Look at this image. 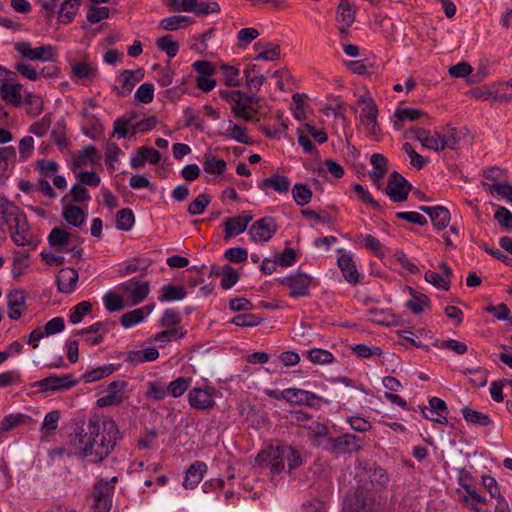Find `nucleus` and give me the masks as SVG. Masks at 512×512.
Segmentation results:
<instances>
[{
  "instance_id": "f257e3e1",
  "label": "nucleus",
  "mask_w": 512,
  "mask_h": 512,
  "mask_svg": "<svg viewBox=\"0 0 512 512\" xmlns=\"http://www.w3.org/2000/svg\"><path fill=\"white\" fill-rule=\"evenodd\" d=\"M120 438L116 422L104 418L100 422L89 420L86 429L75 433L72 443L82 458H87L91 463H99L108 457Z\"/></svg>"
},
{
  "instance_id": "f03ea898",
  "label": "nucleus",
  "mask_w": 512,
  "mask_h": 512,
  "mask_svg": "<svg viewBox=\"0 0 512 512\" xmlns=\"http://www.w3.org/2000/svg\"><path fill=\"white\" fill-rule=\"evenodd\" d=\"M359 485L352 495H348L344 501L346 512H378L380 503L376 499L374 488L382 486L387 481L384 469L370 467L357 473Z\"/></svg>"
},
{
  "instance_id": "7ed1b4c3",
  "label": "nucleus",
  "mask_w": 512,
  "mask_h": 512,
  "mask_svg": "<svg viewBox=\"0 0 512 512\" xmlns=\"http://www.w3.org/2000/svg\"><path fill=\"white\" fill-rule=\"evenodd\" d=\"M256 462L269 466L272 473H280L286 466L288 471H292L303 463L299 451L289 445L270 446L262 450L258 453Z\"/></svg>"
},
{
  "instance_id": "20e7f679",
  "label": "nucleus",
  "mask_w": 512,
  "mask_h": 512,
  "mask_svg": "<svg viewBox=\"0 0 512 512\" xmlns=\"http://www.w3.org/2000/svg\"><path fill=\"white\" fill-rule=\"evenodd\" d=\"M357 104L361 107L358 117V129L370 140L380 141L383 132L378 123V108L374 99L366 93L359 96Z\"/></svg>"
},
{
  "instance_id": "39448f33",
  "label": "nucleus",
  "mask_w": 512,
  "mask_h": 512,
  "mask_svg": "<svg viewBox=\"0 0 512 512\" xmlns=\"http://www.w3.org/2000/svg\"><path fill=\"white\" fill-rule=\"evenodd\" d=\"M232 97L231 111L234 116L247 122L253 120L260 108L261 99L257 96L246 95L240 90H234Z\"/></svg>"
},
{
  "instance_id": "423d86ee",
  "label": "nucleus",
  "mask_w": 512,
  "mask_h": 512,
  "mask_svg": "<svg viewBox=\"0 0 512 512\" xmlns=\"http://www.w3.org/2000/svg\"><path fill=\"white\" fill-rule=\"evenodd\" d=\"M10 229V238L17 246L27 247L29 250H35L37 241L32 236L27 217L23 211L12 219V224L7 225Z\"/></svg>"
},
{
  "instance_id": "0eeeda50",
  "label": "nucleus",
  "mask_w": 512,
  "mask_h": 512,
  "mask_svg": "<svg viewBox=\"0 0 512 512\" xmlns=\"http://www.w3.org/2000/svg\"><path fill=\"white\" fill-rule=\"evenodd\" d=\"M278 282L290 290L289 295L293 298L309 295V289L314 285L312 276L299 271L279 278Z\"/></svg>"
},
{
  "instance_id": "6e6552de",
  "label": "nucleus",
  "mask_w": 512,
  "mask_h": 512,
  "mask_svg": "<svg viewBox=\"0 0 512 512\" xmlns=\"http://www.w3.org/2000/svg\"><path fill=\"white\" fill-rule=\"evenodd\" d=\"M117 477L110 481H99L93 490L92 512H109L112 505V495Z\"/></svg>"
},
{
  "instance_id": "1a4fd4ad",
  "label": "nucleus",
  "mask_w": 512,
  "mask_h": 512,
  "mask_svg": "<svg viewBox=\"0 0 512 512\" xmlns=\"http://www.w3.org/2000/svg\"><path fill=\"white\" fill-rule=\"evenodd\" d=\"M216 394L214 386L194 387L188 393V403L194 409L207 411L216 405Z\"/></svg>"
},
{
  "instance_id": "9d476101",
  "label": "nucleus",
  "mask_w": 512,
  "mask_h": 512,
  "mask_svg": "<svg viewBox=\"0 0 512 512\" xmlns=\"http://www.w3.org/2000/svg\"><path fill=\"white\" fill-rule=\"evenodd\" d=\"M15 50L24 58L31 61H53L57 57V52L52 45H43L39 47H31V44L26 41L18 42L15 44Z\"/></svg>"
},
{
  "instance_id": "9b49d317",
  "label": "nucleus",
  "mask_w": 512,
  "mask_h": 512,
  "mask_svg": "<svg viewBox=\"0 0 512 512\" xmlns=\"http://www.w3.org/2000/svg\"><path fill=\"white\" fill-rule=\"evenodd\" d=\"M361 449V440L354 434H343L339 437H330L325 445L326 451L336 454L356 453Z\"/></svg>"
},
{
  "instance_id": "f8f14e48",
  "label": "nucleus",
  "mask_w": 512,
  "mask_h": 512,
  "mask_svg": "<svg viewBox=\"0 0 512 512\" xmlns=\"http://www.w3.org/2000/svg\"><path fill=\"white\" fill-rule=\"evenodd\" d=\"M76 385V381L74 380L71 374L65 375H50L45 377L39 381L34 382L31 386L33 388H38L40 392H55V391H65L69 390Z\"/></svg>"
},
{
  "instance_id": "ddd939ff",
  "label": "nucleus",
  "mask_w": 512,
  "mask_h": 512,
  "mask_svg": "<svg viewBox=\"0 0 512 512\" xmlns=\"http://www.w3.org/2000/svg\"><path fill=\"white\" fill-rule=\"evenodd\" d=\"M410 189L411 185L408 181L398 172L394 171L388 179L385 193L393 202H403L408 198Z\"/></svg>"
},
{
  "instance_id": "4468645a",
  "label": "nucleus",
  "mask_w": 512,
  "mask_h": 512,
  "mask_svg": "<svg viewBox=\"0 0 512 512\" xmlns=\"http://www.w3.org/2000/svg\"><path fill=\"white\" fill-rule=\"evenodd\" d=\"M277 231V224L272 217H264L255 221L249 228L251 240L255 243L269 241Z\"/></svg>"
},
{
  "instance_id": "2eb2a0df",
  "label": "nucleus",
  "mask_w": 512,
  "mask_h": 512,
  "mask_svg": "<svg viewBox=\"0 0 512 512\" xmlns=\"http://www.w3.org/2000/svg\"><path fill=\"white\" fill-rule=\"evenodd\" d=\"M273 397L283 399L291 404L306 405L310 407L315 406L321 399L315 393L299 388L284 389L280 393V396L273 395Z\"/></svg>"
},
{
  "instance_id": "dca6fc26",
  "label": "nucleus",
  "mask_w": 512,
  "mask_h": 512,
  "mask_svg": "<svg viewBox=\"0 0 512 512\" xmlns=\"http://www.w3.org/2000/svg\"><path fill=\"white\" fill-rule=\"evenodd\" d=\"M15 76H7L0 83V97L7 104L19 107L22 103V85L15 81Z\"/></svg>"
},
{
  "instance_id": "f3484780",
  "label": "nucleus",
  "mask_w": 512,
  "mask_h": 512,
  "mask_svg": "<svg viewBox=\"0 0 512 512\" xmlns=\"http://www.w3.org/2000/svg\"><path fill=\"white\" fill-rule=\"evenodd\" d=\"M120 290L131 305H137L147 298L150 286L148 282H138L135 279H131L123 283L120 286Z\"/></svg>"
},
{
  "instance_id": "a211bd4d",
  "label": "nucleus",
  "mask_w": 512,
  "mask_h": 512,
  "mask_svg": "<svg viewBox=\"0 0 512 512\" xmlns=\"http://www.w3.org/2000/svg\"><path fill=\"white\" fill-rule=\"evenodd\" d=\"M126 387L127 382L123 380L112 381L107 387V393L97 400V406L103 408L121 404Z\"/></svg>"
},
{
  "instance_id": "6ab92c4d",
  "label": "nucleus",
  "mask_w": 512,
  "mask_h": 512,
  "mask_svg": "<svg viewBox=\"0 0 512 512\" xmlns=\"http://www.w3.org/2000/svg\"><path fill=\"white\" fill-rule=\"evenodd\" d=\"M144 73L141 69L124 70L116 79V90L121 96L129 95L135 85L142 80Z\"/></svg>"
},
{
  "instance_id": "aec40b11",
  "label": "nucleus",
  "mask_w": 512,
  "mask_h": 512,
  "mask_svg": "<svg viewBox=\"0 0 512 512\" xmlns=\"http://www.w3.org/2000/svg\"><path fill=\"white\" fill-rule=\"evenodd\" d=\"M409 137L418 140L422 146L427 149L436 152L443 150L441 133L431 134L429 130L423 128H413L409 131Z\"/></svg>"
},
{
  "instance_id": "412c9836",
  "label": "nucleus",
  "mask_w": 512,
  "mask_h": 512,
  "mask_svg": "<svg viewBox=\"0 0 512 512\" xmlns=\"http://www.w3.org/2000/svg\"><path fill=\"white\" fill-rule=\"evenodd\" d=\"M99 160L100 155L96 147L93 145H86L73 156L71 169L73 173H76L77 170L87 166L88 164H98Z\"/></svg>"
},
{
  "instance_id": "4be33fe9",
  "label": "nucleus",
  "mask_w": 512,
  "mask_h": 512,
  "mask_svg": "<svg viewBox=\"0 0 512 512\" xmlns=\"http://www.w3.org/2000/svg\"><path fill=\"white\" fill-rule=\"evenodd\" d=\"M78 279L79 274L76 269L71 267L62 268L56 276L58 290L65 294L72 293L76 288Z\"/></svg>"
},
{
  "instance_id": "5701e85b",
  "label": "nucleus",
  "mask_w": 512,
  "mask_h": 512,
  "mask_svg": "<svg viewBox=\"0 0 512 512\" xmlns=\"http://www.w3.org/2000/svg\"><path fill=\"white\" fill-rule=\"evenodd\" d=\"M208 466L201 461H195L186 471L183 487L185 489H194L202 481L204 474L207 472Z\"/></svg>"
},
{
  "instance_id": "b1692460",
  "label": "nucleus",
  "mask_w": 512,
  "mask_h": 512,
  "mask_svg": "<svg viewBox=\"0 0 512 512\" xmlns=\"http://www.w3.org/2000/svg\"><path fill=\"white\" fill-rule=\"evenodd\" d=\"M26 295L23 290L16 289L7 296L8 316L12 320H18L25 309Z\"/></svg>"
},
{
  "instance_id": "393cba45",
  "label": "nucleus",
  "mask_w": 512,
  "mask_h": 512,
  "mask_svg": "<svg viewBox=\"0 0 512 512\" xmlns=\"http://www.w3.org/2000/svg\"><path fill=\"white\" fill-rule=\"evenodd\" d=\"M155 304L150 303L140 308L131 310L121 316L120 322L125 329L134 327L141 323L154 310Z\"/></svg>"
},
{
  "instance_id": "a878e982",
  "label": "nucleus",
  "mask_w": 512,
  "mask_h": 512,
  "mask_svg": "<svg viewBox=\"0 0 512 512\" xmlns=\"http://www.w3.org/2000/svg\"><path fill=\"white\" fill-rule=\"evenodd\" d=\"M338 267L340 268L344 279L353 285L359 282L360 275L356 268L352 255L349 253H341L337 260Z\"/></svg>"
},
{
  "instance_id": "bb28decb",
  "label": "nucleus",
  "mask_w": 512,
  "mask_h": 512,
  "mask_svg": "<svg viewBox=\"0 0 512 512\" xmlns=\"http://www.w3.org/2000/svg\"><path fill=\"white\" fill-rule=\"evenodd\" d=\"M420 210L428 214L437 230L445 229L450 221V212L443 206H421Z\"/></svg>"
},
{
  "instance_id": "cd10ccee",
  "label": "nucleus",
  "mask_w": 512,
  "mask_h": 512,
  "mask_svg": "<svg viewBox=\"0 0 512 512\" xmlns=\"http://www.w3.org/2000/svg\"><path fill=\"white\" fill-rule=\"evenodd\" d=\"M251 221V215L226 218L224 221L225 239H231L243 233Z\"/></svg>"
},
{
  "instance_id": "c85d7f7f",
  "label": "nucleus",
  "mask_w": 512,
  "mask_h": 512,
  "mask_svg": "<svg viewBox=\"0 0 512 512\" xmlns=\"http://www.w3.org/2000/svg\"><path fill=\"white\" fill-rule=\"evenodd\" d=\"M372 171L369 172V178L377 188L381 187V181L387 173L388 160L382 154H372L370 158Z\"/></svg>"
},
{
  "instance_id": "c756f323",
  "label": "nucleus",
  "mask_w": 512,
  "mask_h": 512,
  "mask_svg": "<svg viewBox=\"0 0 512 512\" xmlns=\"http://www.w3.org/2000/svg\"><path fill=\"white\" fill-rule=\"evenodd\" d=\"M83 0H61L58 9V22L63 25L70 24L78 14Z\"/></svg>"
},
{
  "instance_id": "7c9ffc66",
  "label": "nucleus",
  "mask_w": 512,
  "mask_h": 512,
  "mask_svg": "<svg viewBox=\"0 0 512 512\" xmlns=\"http://www.w3.org/2000/svg\"><path fill=\"white\" fill-rule=\"evenodd\" d=\"M304 428L308 431L309 438L313 443L325 449V445L331 437L329 436L328 427L319 421H311L307 425H304Z\"/></svg>"
},
{
  "instance_id": "2f4dec72",
  "label": "nucleus",
  "mask_w": 512,
  "mask_h": 512,
  "mask_svg": "<svg viewBox=\"0 0 512 512\" xmlns=\"http://www.w3.org/2000/svg\"><path fill=\"white\" fill-rule=\"evenodd\" d=\"M244 76L246 80V86L250 92H258L266 81V77L261 74L260 67L255 64L246 66L244 69Z\"/></svg>"
},
{
  "instance_id": "473e14b6",
  "label": "nucleus",
  "mask_w": 512,
  "mask_h": 512,
  "mask_svg": "<svg viewBox=\"0 0 512 512\" xmlns=\"http://www.w3.org/2000/svg\"><path fill=\"white\" fill-rule=\"evenodd\" d=\"M258 187L261 190L272 188L278 193H287L290 188V179L284 175L274 174L269 178L263 179Z\"/></svg>"
},
{
  "instance_id": "72a5a7b5",
  "label": "nucleus",
  "mask_w": 512,
  "mask_h": 512,
  "mask_svg": "<svg viewBox=\"0 0 512 512\" xmlns=\"http://www.w3.org/2000/svg\"><path fill=\"white\" fill-rule=\"evenodd\" d=\"M33 423L31 416L23 413L9 414L0 422V433L13 430L21 425H30Z\"/></svg>"
},
{
  "instance_id": "f704fd0d",
  "label": "nucleus",
  "mask_w": 512,
  "mask_h": 512,
  "mask_svg": "<svg viewBox=\"0 0 512 512\" xmlns=\"http://www.w3.org/2000/svg\"><path fill=\"white\" fill-rule=\"evenodd\" d=\"M355 242L362 244L366 249L379 258H384L387 254L385 246L376 237L370 234L357 235Z\"/></svg>"
},
{
  "instance_id": "c9c22d12",
  "label": "nucleus",
  "mask_w": 512,
  "mask_h": 512,
  "mask_svg": "<svg viewBox=\"0 0 512 512\" xmlns=\"http://www.w3.org/2000/svg\"><path fill=\"white\" fill-rule=\"evenodd\" d=\"M29 248L24 250H16L13 252V262L11 273L14 278L20 277L24 271L30 266Z\"/></svg>"
},
{
  "instance_id": "e433bc0d",
  "label": "nucleus",
  "mask_w": 512,
  "mask_h": 512,
  "mask_svg": "<svg viewBox=\"0 0 512 512\" xmlns=\"http://www.w3.org/2000/svg\"><path fill=\"white\" fill-rule=\"evenodd\" d=\"M202 165L206 173L215 176L222 175L225 172L227 166L225 160L217 158L212 153L204 154Z\"/></svg>"
},
{
  "instance_id": "4c0bfd02",
  "label": "nucleus",
  "mask_w": 512,
  "mask_h": 512,
  "mask_svg": "<svg viewBox=\"0 0 512 512\" xmlns=\"http://www.w3.org/2000/svg\"><path fill=\"white\" fill-rule=\"evenodd\" d=\"M254 48L260 51L254 60L274 61L280 56V46L272 42H257Z\"/></svg>"
},
{
  "instance_id": "58836bf2",
  "label": "nucleus",
  "mask_w": 512,
  "mask_h": 512,
  "mask_svg": "<svg viewBox=\"0 0 512 512\" xmlns=\"http://www.w3.org/2000/svg\"><path fill=\"white\" fill-rule=\"evenodd\" d=\"M22 209L14 202L8 200L4 195L0 194V221L6 225L12 224V219L17 216Z\"/></svg>"
},
{
  "instance_id": "ea45409f",
  "label": "nucleus",
  "mask_w": 512,
  "mask_h": 512,
  "mask_svg": "<svg viewBox=\"0 0 512 512\" xmlns=\"http://www.w3.org/2000/svg\"><path fill=\"white\" fill-rule=\"evenodd\" d=\"M63 217L68 224L74 227L82 226L86 220L84 210L76 205H65L63 207Z\"/></svg>"
},
{
  "instance_id": "a19ab883",
  "label": "nucleus",
  "mask_w": 512,
  "mask_h": 512,
  "mask_svg": "<svg viewBox=\"0 0 512 512\" xmlns=\"http://www.w3.org/2000/svg\"><path fill=\"white\" fill-rule=\"evenodd\" d=\"M194 21L191 17L185 15H173L166 17L160 21V27L166 31H174L185 28Z\"/></svg>"
},
{
  "instance_id": "79ce46f5",
  "label": "nucleus",
  "mask_w": 512,
  "mask_h": 512,
  "mask_svg": "<svg viewBox=\"0 0 512 512\" xmlns=\"http://www.w3.org/2000/svg\"><path fill=\"white\" fill-rule=\"evenodd\" d=\"M186 297V291L182 286L164 285L161 288V295L158 297L160 302H171L183 300Z\"/></svg>"
},
{
  "instance_id": "37998d69",
  "label": "nucleus",
  "mask_w": 512,
  "mask_h": 512,
  "mask_svg": "<svg viewBox=\"0 0 512 512\" xmlns=\"http://www.w3.org/2000/svg\"><path fill=\"white\" fill-rule=\"evenodd\" d=\"M305 357L309 359L313 364L326 365L334 361L333 354L322 348H312L304 353Z\"/></svg>"
},
{
  "instance_id": "c03bdc74",
  "label": "nucleus",
  "mask_w": 512,
  "mask_h": 512,
  "mask_svg": "<svg viewBox=\"0 0 512 512\" xmlns=\"http://www.w3.org/2000/svg\"><path fill=\"white\" fill-rule=\"evenodd\" d=\"M191 383V377H177L166 386L167 393L174 398H178L189 389Z\"/></svg>"
},
{
  "instance_id": "a18cd8bd",
  "label": "nucleus",
  "mask_w": 512,
  "mask_h": 512,
  "mask_svg": "<svg viewBox=\"0 0 512 512\" xmlns=\"http://www.w3.org/2000/svg\"><path fill=\"white\" fill-rule=\"evenodd\" d=\"M408 289H409V293L412 296V298L409 301H407V307L413 313L420 314L421 312L424 311V309L427 306H429L430 300L426 295H424L422 293H418L410 287Z\"/></svg>"
},
{
  "instance_id": "49530a36",
  "label": "nucleus",
  "mask_w": 512,
  "mask_h": 512,
  "mask_svg": "<svg viewBox=\"0 0 512 512\" xmlns=\"http://www.w3.org/2000/svg\"><path fill=\"white\" fill-rule=\"evenodd\" d=\"M462 415L466 422L470 424L487 426L491 423V419L487 414L468 407L462 408Z\"/></svg>"
},
{
  "instance_id": "de8ad7c7",
  "label": "nucleus",
  "mask_w": 512,
  "mask_h": 512,
  "mask_svg": "<svg viewBox=\"0 0 512 512\" xmlns=\"http://www.w3.org/2000/svg\"><path fill=\"white\" fill-rule=\"evenodd\" d=\"M26 113L30 116H38L43 110L42 98L34 93H27L24 99Z\"/></svg>"
},
{
  "instance_id": "09e8293b",
  "label": "nucleus",
  "mask_w": 512,
  "mask_h": 512,
  "mask_svg": "<svg viewBox=\"0 0 512 512\" xmlns=\"http://www.w3.org/2000/svg\"><path fill=\"white\" fill-rule=\"evenodd\" d=\"M312 190L305 184L296 183L292 188V196L299 206H305L312 199Z\"/></svg>"
},
{
  "instance_id": "8fccbe9b",
  "label": "nucleus",
  "mask_w": 512,
  "mask_h": 512,
  "mask_svg": "<svg viewBox=\"0 0 512 512\" xmlns=\"http://www.w3.org/2000/svg\"><path fill=\"white\" fill-rule=\"evenodd\" d=\"M483 185L491 194H496L508 202H512V185L501 182H484Z\"/></svg>"
},
{
  "instance_id": "3c124183",
  "label": "nucleus",
  "mask_w": 512,
  "mask_h": 512,
  "mask_svg": "<svg viewBox=\"0 0 512 512\" xmlns=\"http://www.w3.org/2000/svg\"><path fill=\"white\" fill-rule=\"evenodd\" d=\"M461 373L467 376L469 382L475 387H484L487 384V371L483 368L465 369Z\"/></svg>"
},
{
  "instance_id": "603ef678",
  "label": "nucleus",
  "mask_w": 512,
  "mask_h": 512,
  "mask_svg": "<svg viewBox=\"0 0 512 512\" xmlns=\"http://www.w3.org/2000/svg\"><path fill=\"white\" fill-rule=\"evenodd\" d=\"M220 70L224 77L225 84L229 87H239L241 85L240 71L235 66L227 64L220 65Z\"/></svg>"
},
{
  "instance_id": "864d4df0",
  "label": "nucleus",
  "mask_w": 512,
  "mask_h": 512,
  "mask_svg": "<svg viewBox=\"0 0 512 512\" xmlns=\"http://www.w3.org/2000/svg\"><path fill=\"white\" fill-rule=\"evenodd\" d=\"M71 234L63 228H54L48 236V242L53 247L60 248L71 242Z\"/></svg>"
},
{
  "instance_id": "5fc2aeb1",
  "label": "nucleus",
  "mask_w": 512,
  "mask_h": 512,
  "mask_svg": "<svg viewBox=\"0 0 512 512\" xmlns=\"http://www.w3.org/2000/svg\"><path fill=\"white\" fill-rule=\"evenodd\" d=\"M134 221V214L129 208H123L116 214V227L118 230L129 231L132 228Z\"/></svg>"
},
{
  "instance_id": "6e6d98bb",
  "label": "nucleus",
  "mask_w": 512,
  "mask_h": 512,
  "mask_svg": "<svg viewBox=\"0 0 512 512\" xmlns=\"http://www.w3.org/2000/svg\"><path fill=\"white\" fill-rule=\"evenodd\" d=\"M60 419V412L53 410L47 413L41 425V432L46 435H52L58 428V421Z\"/></svg>"
},
{
  "instance_id": "4d7b16f0",
  "label": "nucleus",
  "mask_w": 512,
  "mask_h": 512,
  "mask_svg": "<svg viewBox=\"0 0 512 512\" xmlns=\"http://www.w3.org/2000/svg\"><path fill=\"white\" fill-rule=\"evenodd\" d=\"M157 47L164 51L169 58H173L179 51L178 42L174 41L171 35H165L156 42Z\"/></svg>"
},
{
  "instance_id": "13d9d810",
  "label": "nucleus",
  "mask_w": 512,
  "mask_h": 512,
  "mask_svg": "<svg viewBox=\"0 0 512 512\" xmlns=\"http://www.w3.org/2000/svg\"><path fill=\"white\" fill-rule=\"evenodd\" d=\"M167 393V387L157 381H150L147 384V390L145 392V396L154 401L163 400Z\"/></svg>"
},
{
  "instance_id": "bf43d9fd",
  "label": "nucleus",
  "mask_w": 512,
  "mask_h": 512,
  "mask_svg": "<svg viewBox=\"0 0 512 512\" xmlns=\"http://www.w3.org/2000/svg\"><path fill=\"white\" fill-rule=\"evenodd\" d=\"M462 132L454 128H449L441 133V140L444 149H456L461 139Z\"/></svg>"
},
{
  "instance_id": "052dcab7",
  "label": "nucleus",
  "mask_w": 512,
  "mask_h": 512,
  "mask_svg": "<svg viewBox=\"0 0 512 512\" xmlns=\"http://www.w3.org/2000/svg\"><path fill=\"white\" fill-rule=\"evenodd\" d=\"M185 332L181 328H168L158 332L154 336V341L160 344L168 343L183 338Z\"/></svg>"
},
{
  "instance_id": "680f3d73",
  "label": "nucleus",
  "mask_w": 512,
  "mask_h": 512,
  "mask_svg": "<svg viewBox=\"0 0 512 512\" xmlns=\"http://www.w3.org/2000/svg\"><path fill=\"white\" fill-rule=\"evenodd\" d=\"M92 310V305L88 301H82L76 304L70 312L69 321L72 324H78L83 320V317Z\"/></svg>"
},
{
  "instance_id": "e2e57ef3",
  "label": "nucleus",
  "mask_w": 512,
  "mask_h": 512,
  "mask_svg": "<svg viewBox=\"0 0 512 512\" xmlns=\"http://www.w3.org/2000/svg\"><path fill=\"white\" fill-rule=\"evenodd\" d=\"M76 179L82 186L98 187L101 183L100 176L94 171H76Z\"/></svg>"
},
{
  "instance_id": "0e129e2a",
  "label": "nucleus",
  "mask_w": 512,
  "mask_h": 512,
  "mask_svg": "<svg viewBox=\"0 0 512 512\" xmlns=\"http://www.w3.org/2000/svg\"><path fill=\"white\" fill-rule=\"evenodd\" d=\"M211 198L207 194H199L188 206V213L192 216L201 215L209 205Z\"/></svg>"
},
{
  "instance_id": "69168bd1",
  "label": "nucleus",
  "mask_w": 512,
  "mask_h": 512,
  "mask_svg": "<svg viewBox=\"0 0 512 512\" xmlns=\"http://www.w3.org/2000/svg\"><path fill=\"white\" fill-rule=\"evenodd\" d=\"M262 321V318L255 314H238L234 316L231 320V323L238 327H255L259 325Z\"/></svg>"
},
{
  "instance_id": "338daca9",
  "label": "nucleus",
  "mask_w": 512,
  "mask_h": 512,
  "mask_svg": "<svg viewBox=\"0 0 512 512\" xmlns=\"http://www.w3.org/2000/svg\"><path fill=\"white\" fill-rule=\"evenodd\" d=\"M258 36H259V32L256 28H253V27L242 28L237 33L238 46L240 48H246Z\"/></svg>"
},
{
  "instance_id": "774afa93",
  "label": "nucleus",
  "mask_w": 512,
  "mask_h": 512,
  "mask_svg": "<svg viewBox=\"0 0 512 512\" xmlns=\"http://www.w3.org/2000/svg\"><path fill=\"white\" fill-rule=\"evenodd\" d=\"M494 219L505 231L512 229V213L506 207L499 206L494 214Z\"/></svg>"
}]
</instances>
